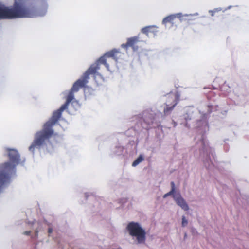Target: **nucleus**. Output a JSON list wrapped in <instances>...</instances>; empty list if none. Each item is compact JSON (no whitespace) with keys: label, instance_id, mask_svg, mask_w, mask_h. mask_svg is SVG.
Instances as JSON below:
<instances>
[{"label":"nucleus","instance_id":"f257e3e1","mask_svg":"<svg viewBox=\"0 0 249 249\" xmlns=\"http://www.w3.org/2000/svg\"><path fill=\"white\" fill-rule=\"evenodd\" d=\"M119 53H120V52L116 49H113L106 53L95 63L91 65L84 73L83 76L73 84L67 97L66 102L53 113L50 120L44 124L42 130L36 134L35 140L29 147L30 151L33 152L36 147L39 148L53 136V126L59 121L63 111L68 107L70 103L74 99V93L77 92L80 88L85 87L88 82L89 75L97 74V71L100 68V64H104L107 70H109V64L107 62H109L111 58L117 61L119 58L117 55Z\"/></svg>","mask_w":249,"mask_h":249},{"label":"nucleus","instance_id":"f8f14e48","mask_svg":"<svg viewBox=\"0 0 249 249\" xmlns=\"http://www.w3.org/2000/svg\"><path fill=\"white\" fill-rule=\"evenodd\" d=\"M155 28H156V26H147L142 29V32L146 35H148L149 33L153 32V29Z\"/></svg>","mask_w":249,"mask_h":249},{"label":"nucleus","instance_id":"dca6fc26","mask_svg":"<svg viewBox=\"0 0 249 249\" xmlns=\"http://www.w3.org/2000/svg\"><path fill=\"white\" fill-rule=\"evenodd\" d=\"M52 231H53V230H52V228H49V229H48V233H49V234L51 233L52 232Z\"/></svg>","mask_w":249,"mask_h":249},{"label":"nucleus","instance_id":"7ed1b4c3","mask_svg":"<svg viewBox=\"0 0 249 249\" xmlns=\"http://www.w3.org/2000/svg\"><path fill=\"white\" fill-rule=\"evenodd\" d=\"M126 230L136 244H144L146 241V231L138 222H129Z\"/></svg>","mask_w":249,"mask_h":249},{"label":"nucleus","instance_id":"1a4fd4ad","mask_svg":"<svg viewBox=\"0 0 249 249\" xmlns=\"http://www.w3.org/2000/svg\"><path fill=\"white\" fill-rule=\"evenodd\" d=\"M178 15V14H173L168 16L163 19L162 23L164 25H166L168 23L173 24L174 23V20L177 17Z\"/></svg>","mask_w":249,"mask_h":249},{"label":"nucleus","instance_id":"6ab92c4d","mask_svg":"<svg viewBox=\"0 0 249 249\" xmlns=\"http://www.w3.org/2000/svg\"><path fill=\"white\" fill-rule=\"evenodd\" d=\"M146 129H149V127L147 126Z\"/></svg>","mask_w":249,"mask_h":249},{"label":"nucleus","instance_id":"9d476101","mask_svg":"<svg viewBox=\"0 0 249 249\" xmlns=\"http://www.w3.org/2000/svg\"><path fill=\"white\" fill-rule=\"evenodd\" d=\"M8 172H0V187H1L5 183L9 180L7 175Z\"/></svg>","mask_w":249,"mask_h":249},{"label":"nucleus","instance_id":"f03ea898","mask_svg":"<svg viewBox=\"0 0 249 249\" xmlns=\"http://www.w3.org/2000/svg\"><path fill=\"white\" fill-rule=\"evenodd\" d=\"M34 14L23 3L15 0L12 8L0 6V19H13L22 18H32Z\"/></svg>","mask_w":249,"mask_h":249},{"label":"nucleus","instance_id":"39448f33","mask_svg":"<svg viewBox=\"0 0 249 249\" xmlns=\"http://www.w3.org/2000/svg\"><path fill=\"white\" fill-rule=\"evenodd\" d=\"M179 100V95L178 92L170 93L166 96V107L164 109L165 115L170 114L178 104Z\"/></svg>","mask_w":249,"mask_h":249},{"label":"nucleus","instance_id":"ddd939ff","mask_svg":"<svg viewBox=\"0 0 249 249\" xmlns=\"http://www.w3.org/2000/svg\"><path fill=\"white\" fill-rule=\"evenodd\" d=\"M143 157L142 155H140L133 162L132 166H136L141 163L143 160Z\"/></svg>","mask_w":249,"mask_h":249},{"label":"nucleus","instance_id":"20e7f679","mask_svg":"<svg viewBox=\"0 0 249 249\" xmlns=\"http://www.w3.org/2000/svg\"><path fill=\"white\" fill-rule=\"evenodd\" d=\"M6 150L9 160L0 164V171H13L22 162L20 155L16 149L7 148Z\"/></svg>","mask_w":249,"mask_h":249},{"label":"nucleus","instance_id":"f3484780","mask_svg":"<svg viewBox=\"0 0 249 249\" xmlns=\"http://www.w3.org/2000/svg\"><path fill=\"white\" fill-rule=\"evenodd\" d=\"M210 13H211V15L213 16L214 15V11H210Z\"/></svg>","mask_w":249,"mask_h":249},{"label":"nucleus","instance_id":"a211bd4d","mask_svg":"<svg viewBox=\"0 0 249 249\" xmlns=\"http://www.w3.org/2000/svg\"><path fill=\"white\" fill-rule=\"evenodd\" d=\"M30 233V231H26L25 232V234L26 235H29Z\"/></svg>","mask_w":249,"mask_h":249},{"label":"nucleus","instance_id":"0eeeda50","mask_svg":"<svg viewBox=\"0 0 249 249\" xmlns=\"http://www.w3.org/2000/svg\"><path fill=\"white\" fill-rule=\"evenodd\" d=\"M142 41L140 39L138 36H135L132 37L128 38L127 39L126 43H124L121 45V47L127 50L128 48L131 47L134 51H136L138 49L139 46V44Z\"/></svg>","mask_w":249,"mask_h":249},{"label":"nucleus","instance_id":"4468645a","mask_svg":"<svg viewBox=\"0 0 249 249\" xmlns=\"http://www.w3.org/2000/svg\"><path fill=\"white\" fill-rule=\"evenodd\" d=\"M188 221L187 219L185 217V216H182V221H181V226L182 227H186L188 225Z\"/></svg>","mask_w":249,"mask_h":249},{"label":"nucleus","instance_id":"9b49d317","mask_svg":"<svg viewBox=\"0 0 249 249\" xmlns=\"http://www.w3.org/2000/svg\"><path fill=\"white\" fill-rule=\"evenodd\" d=\"M171 191L170 192H169L168 193L165 194L163 196V197L164 198H166V197H168V196H169L170 195H172L173 196V197L174 198V195L175 194V193H177L178 192H177L176 191L175 184L174 183V182H172L171 183Z\"/></svg>","mask_w":249,"mask_h":249},{"label":"nucleus","instance_id":"2eb2a0df","mask_svg":"<svg viewBox=\"0 0 249 249\" xmlns=\"http://www.w3.org/2000/svg\"><path fill=\"white\" fill-rule=\"evenodd\" d=\"M148 118H149L150 119V121H148L147 122H146V121H145L146 118H145L144 121V122H145V123L146 124H147L148 125H151V124H153V119L151 118L150 117H149Z\"/></svg>","mask_w":249,"mask_h":249},{"label":"nucleus","instance_id":"423d86ee","mask_svg":"<svg viewBox=\"0 0 249 249\" xmlns=\"http://www.w3.org/2000/svg\"><path fill=\"white\" fill-rule=\"evenodd\" d=\"M200 157L205 166L209 165L212 162V159L214 160L215 155L211 147L204 148L200 152Z\"/></svg>","mask_w":249,"mask_h":249},{"label":"nucleus","instance_id":"6e6552de","mask_svg":"<svg viewBox=\"0 0 249 249\" xmlns=\"http://www.w3.org/2000/svg\"><path fill=\"white\" fill-rule=\"evenodd\" d=\"M174 200L176 204L184 211H187L189 209V206L185 200L182 197L180 193L178 192L174 195Z\"/></svg>","mask_w":249,"mask_h":249}]
</instances>
